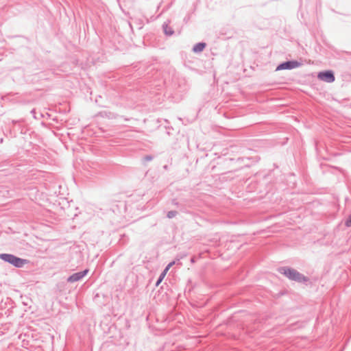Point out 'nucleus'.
I'll use <instances>...</instances> for the list:
<instances>
[{
	"label": "nucleus",
	"mask_w": 351,
	"mask_h": 351,
	"mask_svg": "<svg viewBox=\"0 0 351 351\" xmlns=\"http://www.w3.org/2000/svg\"><path fill=\"white\" fill-rule=\"evenodd\" d=\"M174 264V262H171L167 266V267L165 269V270H166L167 271H169V269Z\"/></svg>",
	"instance_id": "obj_9"
},
{
	"label": "nucleus",
	"mask_w": 351,
	"mask_h": 351,
	"mask_svg": "<svg viewBox=\"0 0 351 351\" xmlns=\"http://www.w3.org/2000/svg\"><path fill=\"white\" fill-rule=\"evenodd\" d=\"M162 279L159 278L158 280L156 282V286H158L160 284V282H162Z\"/></svg>",
	"instance_id": "obj_11"
},
{
	"label": "nucleus",
	"mask_w": 351,
	"mask_h": 351,
	"mask_svg": "<svg viewBox=\"0 0 351 351\" xmlns=\"http://www.w3.org/2000/svg\"><path fill=\"white\" fill-rule=\"evenodd\" d=\"M317 77L320 80L328 83L333 82L335 81V76L333 75V73L330 71L319 73L317 75Z\"/></svg>",
	"instance_id": "obj_3"
},
{
	"label": "nucleus",
	"mask_w": 351,
	"mask_h": 351,
	"mask_svg": "<svg viewBox=\"0 0 351 351\" xmlns=\"http://www.w3.org/2000/svg\"><path fill=\"white\" fill-rule=\"evenodd\" d=\"M171 216H172V214H171V213H169L168 214V217H171Z\"/></svg>",
	"instance_id": "obj_12"
},
{
	"label": "nucleus",
	"mask_w": 351,
	"mask_h": 351,
	"mask_svg": "<svg viewBox=\"0 0 351 351\" xmlns=\"http://www.w3.org/2000/svg\"><path fill=\"white\" fill-rule=\"evenodd\" d=\"M0 258L18 267H23L27 263L26 260L16 257L12 254H2L0 255Z\"/></svg>",
	"instance_id": "obj_2"
},
{
	"label": "nucleus",
	"mask_w": 351,
	"mask_h": 351,
	"mask_svg": "<svg viewBox=\"0 0 351 351\" xmlns=\"http://www.w3.org/2000/svg\"><path fill=\"white\" fill-rule=\"evenodd\" d=\"M279 271L291 280L297 282H305L307 280V278L305 276L292 268L281 267L279 269Z\"/></svg>",
	"instance_id": "obj_1"
},
{
	"label": "nucleus",
	"mask_w": 351,
	"mask_h": 351,
	"mask_svg": "<svg viewBox=\"0 0 351 351\" xmlns=\"http://www.w3.org/2000/svg\"><path fill=\"white\" fill-rule=\"evenodd\" d=\"M206 47V44L204 43H197L193 47V51L195 53L201 52L204 50Z\"/></svg>",
	"instance_id": "obj_6"
},
{
	"label": "nucleus",
	"mask_w": 351,
	"mask_h": 351,
	"mask_svg": "<svg viewBox=\"0 0 351 351\" xmlns=\"http://www.w3.org/2000/svg\"><path fill=\"white\" fill-rule=\"evenodd\" d=\"M346 226L348 227L351 226V215L349 216L348 219L346 221Z\"/></svg>",
	"instance_id": "obj_7"
},
{
	"label": "nucleus",
	"mask_w": 351,
	"mask_h": 351,
	"mask_svg": "<svg viewBox=\"0 0 351 351\" xmlns=\"http://www.w3.org/2000/svg\"><path fill=\"white\" fill-rule=\"evenodd\" d=\"M300 66V63L298 61H288L283 62L278 66L276 68L277 71L285 70V69H292L297 68Z\"/></svg>",
	"instance_id": "obj_4"
},
{
	"label": "nucleus",
	"mask_w": 351,
	"mask_h": 351,
	"mask_svg": "<svg viewBox=\"0 0 351 351\" xmlns=\"http://www.w3.org/2000/svg\"><path fill=\"white\" fill-rule=\"evenodd\" d=\"M87 272H88V269H85L83 271L75 273V274H73L72 276H71L69 278L68 280L71 282L77 281V280H80L81 278H82L87 274Z\"/></svg>",
	"instance_id": "obj_5"
},
{
	"label": "nucleus",
	"mask_w": 351,
	"mask_h": 351,
	"mask_svg": "<svg viewBox=\"0 0 351 351\" xmlns=\"http://www.w3.org/2000/svg\"><path fill=\"white\" fill-rule=\"evenodd\" d=\"M171 216H172V214H171V213H169L168 214V217H171Z\"/></svg>",
	"instance_id": "obj_13"
},
{
	"label": "nucleus",
	"mask_w": 351,
	"mask_h": 351,
	"mask_svg": "<svg viewBox=\"0 0 351 351\" xmlns=\"http://www.w3.org/2000/svg\"><path fill=\"white\" fill-rule=\"evenodd\" d=\"M167 271L166 270H164L162 271V273L161 274L160 278H162L163 280V278L165 277L166 274H167Z\"/></svg>",
	"instance_id": "obj_10"
},
{
	"label": "nucleus",
	"mask_w": 351,
	"mask_h": 351,
	"mask_svg": "<svg viewBox=\"0 0 351 351\" xmlns=\"http://www.w3.org/2000/svg\"><path fill=\"white\" fill-rule=\"evenodd\" d=\"M165 34H167V35H171V34H173V31H172V30H171L170 29H169L167 28V27H166L165 28Z\"/></svg>",
	"instance_id": "obj_8"
}]
</instances>
